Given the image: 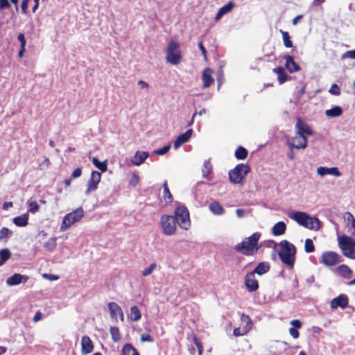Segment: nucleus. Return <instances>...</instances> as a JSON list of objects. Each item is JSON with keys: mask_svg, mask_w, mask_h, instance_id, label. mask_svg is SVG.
I'll use <instances>...</instances> for the list:
<instances>
[{"mask_svg": "<svg viewBox=\"0 0 355 355\" xmlns=\"http://www.w3.org/2000/svg\"><path fill=\"white\" fill-rule=\"evenodd\" d=\"M198 48L203 55L204 60L205 61H207V51H206V49L204 46L202 41L198 42Z\"/></svg>", "mask_w": 355, "mask_h": 355, "instance_id": "6e6d98bb", "label": "nucleus"}, {"mask_svg": "<svg viewBox=\"0 0 355 355\" xmlns=\"http://www.w3.org/2000/svg\"><path fill=\"white\" fill-rule=\"evenodd\" d=\"M40 207L36 201H32L28 203V211L35 213L38 211Z\"/></svg>", "mask_w": 355, "mask_h": 355, "instance_id": "603ef678", "label": "nucleus"}, {"mask_svg": "<svg viewBox=\"0 0 355 355\" xmlns=\"http://www.w3.org/2000/svg\"><path fill=\"white\" fill-rule=\"evenodd\" d=\"M342 261L339 254L333 251L324 252L321 255V263L326 266H334Z\"/></svg>", "mask_w": 355, "mask_h": 355, "instance_id": "1a4fd4ad", "label": "nucleus"}, {"mask_svg": "<svg viewBox=\"0 0 355 355\" xmlns=\"http://www.w3.org/2000/svg\"><path fill=\"white\" fill-rule=\"evenodd\" d=\"M290 217L303 227L307 225V220H309V215L303 211H295Z\"/></svg>", "mask_w": 355, "mask_h": 355, "instance_id": "aec40b11", "label": "nucleus"}, {"mask_svg": "<svg viewBox=\"0 0 355 355\" xmlns=\"http://www.w3.org/2000/svg\"><path fill=\"white\" fill-rule=\"evenodd\" d=\"M213 73L214 71L211 68L207 67L204 69L202 76L203 88H208L214 83V79L212 77Z\"/></svg>", "mask_w": 355, "mask_h": 355, "instance_id": "f3484780", "label": "nucleus"}, {"mask_svg": "<svg viewBox=\"0 0 355 355\" xmlns=\"http://www.w3.org/2000/svg\"><path fill=\"white\" fill-rule=\"evenodd\" d=\"M11 257V252L7 248L0 250V266H2Z\"/></svg>", "mask_w": 355, "mask_h": 355, "instance_id": "37998d69", "label": "nucleus"}, {"mask_svg": "<svg viewBox=\"0 0 355 355\" xmlns=\"http://www.w3.org/2000/svg\"><path fill=\"white\" fill-rule=\"evenodd\" d=\"M44 248L48 252H53L57 247V238H50L43 245Z\"/></svg>", "mask_w": 355, "mask_h": 355, "instance_id": "f704fd0d", "label": "nucleus"}, {"mask_svg": "<svg viewBox=\"0 0 355 355\" xmlns=\"http://www.w3.org/2000/svg\"><path fill=\"white\" fill-rule=\"evenodd\" d=\"M304 250L306 253H311L315 251V245L311 239H307L305 241Z\"/></svg>", "mask_w": 355, "mask_h": 355, "instance_id": "de8ad7c7", "label": "nucleus"}, {"mask_svg": "<svg viewBox=\"0 0 355 355\" xmlns=\"http://www.w3.org/2000/svg\"><path fill=\"white\" fill-rule=\"evenodd\" d=\"M94 350V344L88 336H83L81 339V352L83 354H88Z\"/></svg>", "mask_w": 355, "mask_h": 355, "instance_id": "dca6fc26", "label": "nucleus"}, {"mask_svg": "<svg viewBox=\"0 0 355 355\" xmlns=\"http://www.w3.org/2000/svg\"><path fill=\"white\" fill-rule=\"evenodd\" d=\"M291 324L293 325L292 327L293 328H295V329H300L302 326V322H300V320H293L291 322Z\"/></svg>", "mask_w": 355, "mask_h": 355, "instance_id": "0e129e2a", "label": "nucleus"}, {"mask_svg": "<svg viewBox=\"0 0 355 355\" xmlns=\"http://www.w3.org/2000/svg\"><path fill=\"white\" fill-rule=\"evenodd\" d=\"M281 250L278 255L282 262L288 266L290 269H293L295 262L296 248L295 246L286 240H283L279 243Z\"/></svg>", "mask_w": 355, "mask_h": 355, "instance_id": "f03ea898", "label": "nucleus"}, {"mask_svg": "<svg viewBox=\"0 0 355 355\" xmlns=\"http://www.w3.org/2000/svg\"><path fill=\"white\" fill-rule=\"evenodd\" d=\"M160 224L164 235L171 236L175 234L177 223L172 215H162L160 218Z\"/></svg>", "mask_w": 355, "mask_h": 355, "instance_id": "6e6552de", "label": "nucleus"}, {"mask_svg": "<svg viewBox=\"0 0 355 355\" xmlns=\"http://www.w3.org/2000/svg\"><path fill=\"white\" fill-rule=\"evenodd\" d=\"M163 198L167 202H172L173 200V196L168 187L167 181H164L163 183Z\"/></svg>", "mask_w": 355, "mask_h": 355, "instance_id": "72a5a7b5", "label": "nucleus"}, {"mask_svg": "<svg viewBox=\"0 0 355 355\" xmlns=\"http://www.w3.org/2000/svg\"><path fill=\"white\" fill-rule=\"evenodd\" d=\"M329 92L332 95L339 96L340 94V89L337 84H333L329 89Z\"/></svg>", "mask_w": 355, "mask_h": 355, "instance_id": "3c124183", "label": "nucleus"}, {"mask_svg": "<svg viewBox=\"0 0 355 355\" xmlns=\"http://www.w3.org/2000/svg\"><path fill=\"white\" fill-rule=\"evenodd\" d=\"M250 331L248 327H236L233 330V335L234 336H241L248 334Z\"/></svg>", "mask_w": 355, "mask_h": 355, "instance_id": "49530a36", "label": "nucleus"}, {"mask_svg": "<svg viewBox=\"0 0 355 355\" xmlns=\"http://www.w3.org/2000/svg\"><path fill=\"white\" fill-rule=\"evenodd\" d=\"M209 210L215 215H222L225 212L224 208L218 202H214L209 206Z\"/></svg>", "mask_w": 355, "mask_h": 355, "instance_id": "2f4dec72", "label": "nucleus"}, {"mask_svg": "<svg viewBox=\"0 0 355 355\" xmlns=\"http://www.w3.org/2000/svg\"><path fill=\"white\" fill-rule=\"evenodd\" d=\"M174 219L180 228L187 230L191 227V220L188 209L184 205H179L174 211Z\"/></svg>", "mask_w": 355, "mask_h": 355, "instance_id": "20e7f679", "label": "nucleus"}, {"mask_svg": "<svg viewBox=\"0 0 355 355\" xmlns=\"http://www.w3.org/2000/svg\"><path fill=\"white\" fill-rule=\"evenodd\" d=\"M141 318V313L140 310L137 306H133L130 308V319L132 321H138Z\"/></svg>", "mask_w": 355, "mask_h": 355, "instance_id": "e433bc0d", "label": "nucleus"}, {"mask_svg": "<svg viewBox=\"0 0 355 355\" xmlns=\"http://www.w3.org/2000/svg\"><path fill=\"white\" fill-rule=\"evenodd\" d=\"M250 171L248 164H239L229 172L230 180L234 184L242 183L243 179Z\"/></svg>", "mask_w": 355, "mask_h": 355, "instance_id": "39448f33", "label": "nucleus"}, {"mask_svg": "<svg viewBox=\"0 0 355 355\" xmlns=\"http://www.w3.org/2000/svg\"><path fill=\"white\" fill-rule=\"evenodd\" d=\"M245 286L249 292H254L259 289V282L254 272H248L244 278Z\"/></svg>", "mask_w": 355, "mask_h": 355, "instance_id": "ddd939ff", "label": "nucleus"}, {"mask_svg": "<svg viewBox=\"0 0 355 355\" xmlns=\"http://www.w3.org/2000/svg\"><path fill=\"white\" fill-rule=\"evenodd\" d=\"M270 269V263L266 261H263L259 263L252 272H254V275L257 274L259 275H262L267 273Z\"/></svg>", "mask_w": 355, "mask_h": 355, "instance_id": "393cba45", "label": "nucleus"}, {"mask_svg": "<svg viewBox=\"0 0 355 355\" xmlns=\"http://www.w3.org/2000/svg\"><path fill=\"white\" fill-rule=\"evenodd\" d=\"M286 225L284 222L279 221L277 223L272 227V232L275 236H280L285 233Z\"/></svg>", "mask_w": 355, "mask_h": 355, "instance_id": "c85d7f7f", "label": "nucleus"}, {"mask_svg": "<svg viewBox=\"0 0 355 355\" xmlns=\"http://www.w3.org/2000/svg\"><path fill=\"white\" fill-rule=\"evenodd\" d=\"M28 279V276L15 273L7 279L6 283L9 286H16L21 283H26Z\"/></svg>", "mask_w": 355, "mask_h": 355, "instance_id": "412c9836", "label": "nucleus"}, {"mask_svg": "<svg viewBox=\"0 0 355 355\" xmlns=\"http://www.w3.org/2000/svg\"><path fill=\"white\" fill-rule=\"evenodd\" d=\"M347 58L355 59V49L347 51L341 55L342 60Z\"/></svg>", "mask_w": 355, "mask_h": 355, "instance_id": "864d4df0", "label": "nucleus"}, {"mask_svg": "<svg viewBox=\"0 0 355 355\" xmlns=\"http://www.w3.org/2000/svg\"><path fill=\"white\" fill-rule=\"evenodd\" d=\"M317 173L321 176L325 175H332L336 177H338L341 175L337 167L327 168L324 166H320L317 168Z\"/></svg>", "mask_w": 355, "mask_h": 355, "instance_id": "5701e85b", "label": "nucleus"}, {"mask_svg": "<svg viewBox=\"0 0 355 355\" xmlns=\"http://www.w3.org/2000/svg\"><path fill=\"white\" fill-rule=\"evenodd\" d=\"M12 222L17 227H25L28 223V215L24 214L21 216L15 217L12 219Z\"/></svg>", "mask_w": 355, "mask_h": 355, "instance_id": "c756f323", "label": "nucleus"}, {"mask_svg": "<svg viewBox=\"0 0 355 355\" xmlns=\"http://www.w3.org/2000/svg\"><path fill=\"white\" fill-rule=\"evenodd\" d=\"M193 341L195 344V345L197 347V354L196 355H202L203 352V345L201 343V342L198 339L196 336H193Z\"/></svg>", "mask_w": 355, "mask_h": 355, "instance_id": "09e8293b", "label": "nucleus"}, {"mask_svg": "<svg viewBox=\"0 0 355 355\" xmlns=\"http://www.w3.org/2000/svg\"><path fill=\"white\" fill-rule=\"evenodd\" d=\"M344 218L347 221L348 232L352 236H355V217L351 212L347 211L345 213Z\"/></svg>", "mask_w": 355, "mask_h": 355, "instance_id": "4be33fe9", "label": "nucleus"}, {"mask_svg": "<svg viewBox=\"0 0 355 355\" xmlns=\"http://www.w3.org/2000/svg\"><path fill=\"white\" fill-rule=\"evenodd\" d=\"M287 145L290 150L304 149L307 146V139L305 135L296 134L287 141Z\"/></svg>", "mask_w": 355, "mask_h": 355, "instance_id": "9d476101", "label": "nucleus"}, {"mask_svg": "<svg viewBox=\"0 0 355 355\" xmlns=\"http://www.w3.org/2000/svg\"><path fill=\"white\" fill-rule=\"evenodd\" d=\"M101 179V173L93 171L91 173L90 178L87 182V188L86 189V194H89L92 191H94L98 188V184H99Z\"/></svg>", "mask_w": 355, "mask_h": 355, "instance_id": "9b49d317", "label": "nucleus"}, {"mask_svg": "<svg viewBox=\"0 0 355 355\" xmlns=\"http://www.w3.org/2000/svg\"><path fill=\"white\" fill-rule=\"evenodd\" d=\"M272 71L277 74V79L279 84H283L288 79V76L282 67L275 68Z\"/></svg>", "mask_w": 355, "mask_h": 355, "instance_id": "cd10ccee", "label": "nucleus"}, {"mask_svg": "<svg viewBox=\"0 0 355 355\" xmlns=\"http://www.w3.org/2000/svg\"><path fill=\"white\" fill-rule=\"evenodd\" d=\"M296 128V134H300L301 135H306L309 136H312L314 134L311 127L300 117L297 119Z\"/></svg>", "mask_w": 355, "mask_h": 355, "instance_id": "4468645a", "label": "nucleus"}, {"mask_svg": "<svg viewBox=\"0 0 355 355\" xmlns=\"http://www.w3.org/2000/svg\"><path fill=\"white\" fill-rule=\"evenodd\" d=\"M81 175H82L81 168H77L73 171V173L71 174V178L73 179L78 178L80 176H81Z\"/></svg>", "mask_w": 355, "mask_h": 355, "instance_id": "e2e57ef3", "label": "nucleus"}, {"mask_svg": "<svg viewBox=\"0 0 355 355\" xmlns=\"http://www.w3.org/2000/svg\"><path fill=\"white\" fill-rule=\"evenodd\" d=\"M282 35L284 44L286 48H291L293 46V42L291 40L289 33L282 30L279 31Z\"/></svg>", "mask_w": 355, "mask_h": 355, "instance_id": "c03bdc74", "label": "nucleus"}, {"mask_svg": "<svg viewBox=\"0 0 355 355\" xmlns=\"http://www.w3.org/2000/svg\"><path fill=\"white\" fill-rule=\"evenodd\" d=\"M84 216V211L82 207H78L74 211L67 214L63 218L60 230L65 231L72 225L80 221Z\"/></svg>", "mask_w": 355, "mask_h": 355, "instance_id": "423d86ee", "label": "nucleus"}, {"mask_svg": "<svg viewBox=\"0 0 355 355\" xmlns=\"http://www.w3.org/2000/svg\"><path fill=\"white\" fill-rule=\"evenodd\" d=\"M157 264L155 263H152L147 268H145L142 271V275L144 277H147L150 275L153 271L156 268Z\"/></svg>", "mask_w": 355, "mask_h": 355, "instance_id": "8fccbe9b", "label": "nucleus"}, {"mask_svg": "<svg viewBox=\"0 0 355 355\" xmlns=\"http://www.w3.org/2000/svg\"><path fill=\"white\" fill-rule=\"evenodd\" d=\"M193 134L192 129L187 130L184 133L179 135L174 141L173 146L175 148H178L184 143L187 142Z\"/></svg>", "mask_w": 355, "mask_h": 355, "instance_id": "6ab92c4d", "label": "nucleus"}, {"mask_svg": "<svg viewBox=\"0 0 355 355\" xmlns=\"http://www.w3.org/2000/svg\"><path fill=\"white\" fill-rule=\"evenodd\" d=\"M286 61L285 67L291 73L297 72L300 70V67L295 62L292 55H286L283 57Z\"/></svg>", "mask_w": 355, "mask_h": 355, "instance_id": "a211bd4d", "label": "nucleus"}, {"mask_svg": "<svg viewBox=\"0 0 355 355\" xmlns=\"http://www.w3.org/2000/svg\"><path fill=\"white\" fill-rule=\"evenodd\" d=\"M240 321L242 323L245 324L243 327H248L250 330L252 329L253 323H252L251 318H250V316L248 315H246L245 313H241L240 315Z\"/></svg>", "mask_w": 355, "mask_h": 355, "instance_id": "ea45409f", "label": "nucleus"}, {"mask_svg": "<svg viewBox=\"0 0 355 355\" xmlns=\"http://www.w3.org/2000/svg\"><path fill=\"white\" fill-rule=\"evenodd\" d=\"M110 333L114 342L117 343L121 340V334L117 327H111L110 328Z\"/></svg>", "mask_w": 355, "mask_h": 355, "instance_id": "a19ab883", "label": "nucleus"}, {"mask_svg": "<svg viewBox=\"0 0 355 355\" xmlns=\"http://www.w3.org/2000/svg\"><path fill=\"white\" fill-rule=\"evenodd\" d=\"M306 224L304 227L309 230L317 231L320 228V221L316 217L309 216V220H307Z\"/></svg>", "mask_w": 355, "mask_h": 355, "instance_id": "a878e982", "label": "nucleus"}, {"mask_svg": "<svg viewBox=\"0 0 355 355\" xmlns=\"http://www.w3.org/2000/svg\"><path fill=\"white\" fill-rule=\"evenodd\" d=\"M10 7V3L8 0H0V10L8 8Z\"/></svg>", "mask_w": 355, "mask_h": 355, "instance_id": "680f3d73", "label": "nucleus"}, {"mask_svg": "<svg viewBox=\"0 0 355 355\" xmlns=\"http://www.w3.org/2000/svg\"><path fill=\"white\" fill-rule=\"evenodd\" d=\"M261 233L254 232L235 245L234 250L243 255L249 257L255 255L261 245L259 243Z\"/></svg>", "mask_w": 355, "mask_h": 355, "instance_id": "f257e3e1", "label": "nucleus"}, {"mask_svg": "<svg viewBox=\"0 0 355 355\" xmlns=\"http://www.w3.org/2000/svg\"><path fill=\"white\" fill-rule=\"evenodd\" d=\"M343 113V110L340 106H335L325 111V114L329 117H338Z\"/></svg>", "mask_w": 355, "mask_h": 355, "instance_id": "c9c22d12", "label": "nucleus"}, {"mask_svg": "<svg viewBox=\"0 0 355 355\" xmlns=\"http://www.w3.org/2000/svg\"><path fill=\"white\" fill-rule=\"evenodd\" d=\"M349 303L348 297L346 295H340L337 297L334 298L331 301V308L336 309L338 307L345 309Z\"/></svg>", "mask_w": 355, "mask_h": 355, "instance_id": "2eb2a0df", "label": "nucleus"}, {"mask_svg": "<svg viewBox=\"0 0 355 355\" xmlns=\"http://www.w3.org/2000/svg\"><path fill=\"white\" fill-rule=\"evenodd\" d=\"M122 355H139L137 350L129 343H126L122 348Z\"/></svg>", "mask_w": 355, "mask_h": 355, "instance_id": "473e14b6", "label": "nucleus"}, {"mask_svg": "<svg viewBox=\"0 0 355 355\" xmlns=\"http://www.w3.org/2000/svg\"><path fill=\"white\" fill-rule=\"evenodd\" d=\"M206 112V110L205 109H202L199 112H195L193 116H192V118L191 119V121H189V123H188V125L190 126L193 123V121H194V117L196 116V115L198 114L199 115H202L204 114H205Z\"/></svg>", "mask_w": 355, "mask_h": 355, "instance_id": "69168bd1", "label": "nucleus"}, {"mask_svg": "<svg viewBox=\"0 0 355 355\" xmlns=\"http://www.w3.org/2000/svg\"><path fill=\"white\" fill-rule=\"evenodd\" d=\"M149 156L148 153L146 151H137L132 158L131 162L135 166L141 165Z\"/></svg>", "mask_w": 355, "mask_h": 355, "instance_id": "b1692460", "label": "nucleus"}, {"mask_svg": "<svg viewBox=\"0 0 355 355\" xmlns=\"http://www.w3.org/2000/svg\"><path fill=\"white\" fill-rule=\"evenodd\" d=\"M166 61L174 65L178 64L182 60V53L179 44L175 41H171L166 49Z\"/></svg>", "mask_w": 355, "mask_h": 355, "instance_id": "0eeeda50", "label": "nucleus"}, {"mask_svg": "<svg viewBox=\"0 0 355 355\" xmlns=\"http://www.w3.org/2000/svg\"><path fill=\"white\" fill-rule=\"evenodd\" d=\"M171 148V145L164 146L163 148L155 150V154L157 155H163L166 154Z\"/></svg>", "mask_w": 355, "mask_h": 355, "instance_id": "5fc2aeb1", "label": "nucleus"}, {"mask_svg": "<svg viewBox=\"0 0 355 355\" xmlns=\"http://www.w3.org/2000/svg\"><path fill=\"white\" fill-rule=\"evenodd\" d=\"M337 271L344 278L349 279L352 275V270L347 265H340L337 268Z\"/></svg>", "mask_w": 355, "mask_h": 355, "instance_id": "7c9ffc66", "label": "nucleus"}, {"mask_svg": "<svg viewBox=\"0 0 355 355\" xmlns=\"http://www.w3.org/2000/svg\"><path fill=\"white\" fill-rule=\"evenodd\" d=\"M338 243L345 257L355 259V239L351 236L343 235L338 236Z\"/></svg>", "mask_w": 355, "mask_h": 355, "instance_id": "7ed1b4c3", "label": "nucleus"}, {"mask_svg": "<svg viewBox=\"0 0 355 355\" xmlns=\"http://www.w3.org/2000/svg\"><path fill=\"white\" fill-rule=\"evenodd\" d=\"M289 334L295 339L298 338L300 336V333H299L297 329H295L293 327H291L289 329Z\"/></svg>", "mask_w": 355, "mask_h": 355, "instance_id": "bf43d9fd", "label": "nucleus"}, {"mask_svg": "<svg viewBox=\"0 0 355 355\" xmlns=\"http://www.w3.org/2000/svg\"><path fill=\"white\" fill-rule=\"evenodd\" d=\"M93 164L102 172H105L107 169V164L105 162H100L96 157L92 159Z\"/></svg>", "mask_w": 355, "mask_h": 355, "instance_id": "a18cd8bd", "label": "nucleus"}, {"mask_svg": "<svg viewBox=\"0 0 355 355\" xmlns=\"http://www.w3.org/2000/svg\"><path fill=\"white\" fill-rule=\"evenodd\" d=\"M17 40L20 42V47L22 49L25 48L26 41L24 35L23 33H19L17 36Z\"/></svg>", "mask_w": 355, "mask_h": 355, "instance_id": "4d7b16f0", "label": "nucleus"}, {"mask_svg": "<svg viewBox=\"0 0 355 355\" xmlns=\"http://www.w3.org/2000/svg\"><path fill=\"white\" fill-rule=\"evenodd\" d=\"M107 307L110 313V316L112 319L117 321V315L121 322L124 321V314L121 306L114 302H111L107 304Z\"/></svg>", "mask_w": 355, "mask_h": 355, "instance_id": "f8f14e48", "label": "nucleus"}, {"mask_svg": "<svg viewBox=\"0 0 355 355\" xmlns=\"http://www.w3.org/2000/svg\"><path fill=\"white\" fill-rule=\"evenodd\" d=\"M43 277L48 279L49 280H51V281H54V280L58 279V276L55 275L44 274Z\"/></svg>", "mask_w": 355, "mask_h": 355, "instance_id": "338daca9", "label": "nucleus"}, {"mask_svg": "<svg viewBox=\"0 0 355 355\" xmlns=\"http://www.w3.org/2000/svg\"><path fill=\"white\" fill-rule=\"evenodd\" d=\"M248 152L247 149L243 146L237 148L234 153V155L237 159H245L248 156Z\"/></svg>", "mask_w": 355, "mask_h": 355, "instance_id": "4c0bfd02", "label": "nucleus"}, {"mask_svg": "<svg viewBox=\"0 0 355 355\" xmlns=\"http://www.w3.org/2000/svg\"><path fill=\"white\" fill-rule=\"evenodd\" d=\"M42 318V313L38 311L36 312V313L35 314L34 317H33V321L34 322H38L39 320H40Z\"/></svg>", "mask_w": 355, "mask_h": 355, "instance_id": "774afa93", "label": "nucleus"}, {"mask_svg": "<svg viewBox=\"0 0 355 355\" xmlns=\"http://www.w3.org/2000/svg\"><path fill=\"white\" fill-rule=\"evenodd\" d=\"M212 164L209 160H205L203 164V167L202 168V176L204 178H207L208 175L212 172Z\"/></svg>", "mask_w": 355, "mask_h": 355, "instance_id": "58836bf2", "label": "nucleus"}, {"mask_svg": "<svg viewBox=\"0 0 355 355\" xmlns=\"http://www.w3.org/2000/svg\"><path fill=\"white\" fill-rule=\"evenodd\" d=\"M141 340L142 342H149V343H153V338L148 334H143L141 336Z\"/></svg>", "mask_w": 355, "mask_h": 355, "instance_id": "052dcab7", "label": "nucleus"}, {"mask_svg": "<svg viewBox=\"0 0 355 355\" xmlns=\"http://www.w3.org/2000/svg\"><path fill=\"white\" fill-rule=\"evenodd\" d=\"M234 6V4L232 1H230L229 3L221 7L218 10L217 14L216 15L215 19L216 21L219 20L225 14L231 11Z\"/></svg>", "mask_w": 355, "mask_h": 355, "instance_id": "bb28decb", "label": "nucleus"}, {"mask_svg": "<svg viewBox=\"0 0 355 355\" xmlns=\"http://www.w3.org/2000/svg\"><path fill=\"white\" fill-rule=\"evenodd\" d=\"M12 232L10 230L8 227H2L0 230V241H3L4 242H8L9 237L12 235Z\"/></svg>", "mask_w": 355, "mask_h": 355, "instance_id": "79ce46f5", "label": "nucleus"}, {"mask_svg": "<svg viewBox=\"0 0 355 355\" xmlns=\"http://www.w3.org/2000/svg\"><path fill=\"white\" fill-rule=\"evenodd\" d=\"M30 0H22L21 8V11L24 15H26L28 13V6Z\"/></svg>", "mask_w": 355, "mask_h": 355, "instance_id": "13d9d810", "label": "nucleus"}]
</instances>
